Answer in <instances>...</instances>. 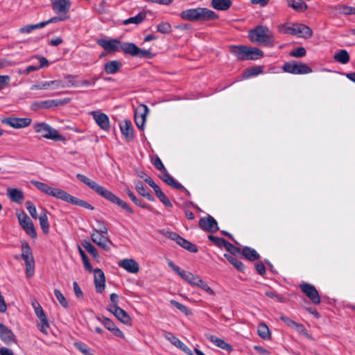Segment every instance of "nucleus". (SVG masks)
Returning a JSON list of instances; mask_svg holds the SVG:
<instances>
[{
    "mask_svg": "<svg viewBox=\"0 0 355 355\" xmlns=\"http://www.w3.org/2000/svg\"><path fill=\"white\" fill-rule=\"evenodd\" d=\"M77 178L87 186H88L91 189L94 191L96 193H98L101 197L105 199L109 200L112 203L116 204L126 211L130 214L133 213L132 209L123 200H121L116 195H114L112 191L107 189L106 188L99 185L96 182L90 180L87 177L82 174H77Z\"/></svg>",
    "mask_w": 355,
    "mask_h": 355,
    "instance_id": "1",
    "label": "nucleus"
},
{
    "mask_svg": "<svg viewBox=\"0 0 355 355\" xmlns=\"http://www.w3.org/2000/svg\"><path fill=\"white\" fill-rule=\"evenodd\" d=\"M180 16L183 20L189 21H205L218 18L213 10L201 7L184 10L180 13Z\"/></svg>",
    "mask_w": 355,
    "mask_h": 355,
    "instance_id": "2",
    "label": "nucleus"
},
{
    "mask_svg": "<svg viewBox=\"0 0 355 355\" xmlns=\"http://www.w3.org/2000/svg\"><path fill=\"white\" fill-rule=\"evenodd\" d=\"M51 5L56 15L48 19L50 24H58L70 19L71 0H51Z\"/></svg>",
    "mask_w": 355,
    "mask_h": 355,
    "instance_id": "3",
    "label": "nucleus"
},
{
    "mask_svg": "<svg viewBox=\"0 0 355 355\" xmlns=\"http://www.w3.org/2000/svg\"><path fill=\"white\" fill-rule=\"evenodd\" d=\"M249 37L252 42L265 46H272L274 43V36L272 31L264 26H257L250 31Z\"/></svg>",
    "mask_w": 355,
    "mask_h": 355,
    "instance_id": "4",
    "label": "nucleus"
},
{
    "mask_svg": "<svg viewBox=\"0 0 355 355\" xmlns=\"http://www.w3.org/2000/svg\"><path fill=\"white\" fill-rule=\"evenodd\" d=\"M278 30L282 33L296 35L305 39L310 38L313 35L311 29L302 24H294L292 26L280 24L278 26Z\"/></svg>",
    "mask_w": 355,
    "mask_h": 355,
    "instance_id": "5",
    "label": "nucleus"
},
{
    "mask_svg": "<svg viewBox=\"0 0 355 355\" xmlns=\"http://www.w3.org/2000/svg\"><path fill=\"white\" fill-rule=\"evenodd\" d=\"M232 52L237 59L241 60H257L263 55L262 51L257 48L245 46H234Z\"/></svg>",
    "mask_w": 355,
    "mask_h": 355,
    "instance_id": "6",
    "label": "nucleus"
},
{
    "mask_svg": "<svg viewBox=\"0 0 355 355\" xmlns=\"http://www.w3.org/2000/svg\"><path fill=\"white\" fill-rule=\"evenodd\" d=\"M33 128L37 133H40L44 138L53 140L62 139V136L58 133V130L46 123H36L33 125Z\"/></svg>",
    "mask_w": 355,
    "mask_h": 355,
    "instance_id": "7",
    "label": "nucleus"
},
{
    "mask_svg": "<svg viewBox=\"0 0 355 355\" xmlns=\"http://www.w3.org/2000/svg\"><path fill=\"white\" fill-rule=\"evenodd\" d=\"M31 184L34 185L37 189H39L40 191L44 193L46 195L51 196L54 198L60 199L62 200H64V198L66 194V191L60 189L59 188L52 187L49 186L48 184L36 181V180H31Z\"/></svg>",
    "mask_w": 355,
    "mask_h": 355,
    "instance_id": "8",
    "label": "nucleus"
},
{
    "mask_svg": "<svg viewBox=\"0 0 355 355\" xmlns=\"http://www.w3.org/2000/svg\"><path fill=\"white\" fill-rule=\"evenodd\" d=\"M282 69L293 74H307L312 72V69L302 62H286L283 65Z\"/></svg>",
    "mask_w": 355,
    "mask_h": 355,
    "instance_id": "9",
    "label": "nucleus"
},
{
    "mask_svg": "<svg viewBox=\"0 0 355 355\" xmlns=\"http://www.w3.org/2000/svg\"><path fill=\"white\" fill-rule=\"evenodd\" d=\"M17 217L20 225L26 234L32 238H35L37 236V233L35 227L27 214L24 211H21L17 212Z\"/></svg>",
    "mask_w": 355,
    "mask_h": 355,
    "instance_id": "10",
    "label": "nucleus"
},
{
    "mask_svg": "<svg viewBox=\"0 0 355 355\" xmlns=\"http://www.w3.org/2000/svg\"><path fill=\"white\" fill-rule=\"evenodd\" d=\"M30 118L6 117L1 119V123L15 129L24 128L31 124Z\"/></svg>",
    "mask_w": 355,
    "mask_h": 355,
    "instance_id": "11",
    "label": "nucleus"
},
{
    "mask_svg": "<svg viewBox=\"0 0 355 355\" xmlns=\"http://www.w3.org/2000/svg\"><path fill=\"white\" fill-rule=\"evenodd\" d=\"M121 49L127 54L139 58L146 57L150 54L147 50L141 49L133 43L125 42L121 45Z\"/></svg>",
    "mask_w": 355,
    "mask_h": 355,
    "instance_id": "12",
    "label": "nucleus"
},
{
    "mask_svg": "<svg viewBox=\"0 0 355 355\" xmlns=\"http://www.w3.org/2000/svg\"><path fill=\"white\" fill-rule=\"evenodd\" d=\"M149 112L148 107L146 105H139L135 110V121L137 126L143 130L146 121V115Z\"/></svg>",
    "mask_w": 355,
    "mask_h": 355,
    "instance_id": "13",
    "label": "nucleus"
},
{
    "mask_svg": "<svg viewBox=\"0 0 355 355\" xmlns=\"http://www.w3.org/2000/svg\"><path fill=\"white\" fill-rule=\"evenodd\" d=\"M302 291L309 297V299L314 304L320 303V297L315 287L311 284L304 283L300 284Z\"/></svg>",
    "mask_w": 355,
    "mask_h": 355,
    "instance_id": "14",
    "label": "nucleus"
},
{
    "mask_svg": "<svg viewBox=\"0 0 355 355\" xmlns=\"http://www.w3.org/2000/svg\"><path fill=\"white\" fill-rule=\"evenodd\" d=\"M98 45L107 52H116L121 49V43L116 39H100L97 41Z\"/></svg>",
    "mask_w": 355,
    "mask_h": 355,
    "instance_id": "15",
    "label": "nucleus"
},
{
    "mask_svg": "<svg viewBox=\"0 0 355 355\" xmlns=\"http://www.w3.org/2000/svg\"><path fill=\"white\" fill-rule=\"evenodd\" d=\"M64 85L61 80H54L49 81H44L40 83L33 85L31 87V90L37 89H55L59 88H63Z\"/></svg>",
    "mask_w": 355,
    "mask_h": 355,
    "instance_id": "16",
    "label": "nucleus"
},
{
    "mask_svg": "<svg viewBox=\"0 0 355 355\" xmlns=\"http://www.w3.org/2000/svg\"><path fill=\"white\" fill-rule=\"evenodd\" d=\"M103 234L98 232V230L94 229L91 233V239L92 241L98 247L106 251H108L110 250L108 243H110V241L108 239V238L105 237Z\"/></svg>",
    "mask_w": 355,
    "mask_h": 355,
    "instance_id": "17",
    "label": "nucleus"
},
{
    "mask_svg": "<svg viewBox=\"0 0 355 355\" xmlns=\"http://www.w3.org/2000/svg\"><path fill=\"white\" fill-rule=\"evenodd\" d=\"M108 311L119 319L121 322L125 324H130L131 319L128 314L119 306H110Z\"/></svg>",
    "mask_w": 355,
    "mask_h": 355,
    "instance_id": "18",
    "label": "nucleus"
},
{
    "mask_svg": "<svg viewBox=\"0 0 355 355\" xmlns=\"http://www.w3.org/2000/svg\"><path fill=\"white\" fill-rule=\"evenodd\" d=\"M199 225L202 229L209 232H216L218 230L216 220L210 216L201 218Z\"/></svg>",
    "mask_w": 355,
    "mask_h": 355,
    "instance_id": "19",
    "label": "nucleus"
},
{
    "mask_svg": "<svg viewBox=\"0 0 355 355\" xmlns=\"http://www.w3.org/2000/svg\"><path fill=\"white\" fill-rule=\"evenodd\" d=\"M119 266L130 273L136 274L139 270V263L133 259H124L121 260Z\"/></svg>",
    "mask_w": 355,
    "mask_h": 355,
    "instance_id": "20",
    "label": "nucleus"
},
{
    "mask_svg": "<svg viewBox=\"0 0 355 355\" xmlns=\"http://www.w3.org/2000/svg\"><path fill=\"white\" fill-rule=\"evenodd\" d=\"M96 123L104 130H107L110 128V120L108 116L102 112L97 111H92L91 112Z\"/></svg>",
    "mask_w": 355,
    "mask_h": 355,
    "instance_id": "21",
    "label": "nucleus"
},
{
    "mask_svg": "<svg viewBox=\"0 0 355 355\" xmlns=\"http://www.w3.org/2000/svg\"><path fill=\"white\" fill-rule=\"evenodd\" d=\"M0 339L6 344L16 341V337L12 331L1 323H0Z\"/></svg>",
    "mask_w": 355,
    "mask_h": 355,
    "instance_id": "22",
    "label": "nucleus"
},
{
    "mask_svg": "<svg viewBox=\"0 0 355 355\" xmlns=\"http://www.w3.org/2000/svg\"><path fill=\"white\" fill-rule=\"evenodd\" d=\"M94 274L96 290L98 293H102L105 286V275L101 269H95Z\"/></svg>",
    "mask_w": 355,
    "mask_h": 355,
    "instance_id": "23",
    "label": "nucleus"
},
{
    "mask_svg": "<svg viewBox=\"0 0 355 355\" xmlns=\"http://www.w3.org/2000/svg\"><path fill=\"white\" fill-rule=\"evenodd\" d=\"M98 320L104 325V327L110 331L114 336L119 338H124L123 333L116 327L115 324L109 318H102Z\"/></svg>",
    "mask_w": 355,
    "mask_h": 355,
    "instance_id": "24",
    "label": "nucleus"
},
{
    "mask_svg": "<svg viewBox=\"0 0 355 355\" xmlns=\"http://www.w3.org/2000/svg\"><path fill=\"white\" fill-rule=\"evenodd\" d=\"M7 195L12 202L18 204L22 203L24 199L23 191L16 188H8L7 189Z\"/></svg>",
    "mask_w": 355,
    "mask_h": 355,
    "instance_id": "25",
    "label": "nucleus"
},
{
    "mask_svg": "<svg viewBox=\"0 0 355 355\" xmlns=\"http://www.w3.org/2000/svg\"><path fill=\"white\" fill-rule=\"evenodd\" d=\"M205 337L211 342L213 344H214L216 347H220L223 349H225L226 351H232V346L227 343L226 342H225L223 340L218 338L217 336H214V335H211V334H206L205 335Z\"/></svg>",
    "mask_w": 355,
    "mask_h": 355,
    "instance_id": "26",
    "label": "nucleus"
},
{
    "mask_svg": "<svg viewBox=\"0 0 355 355\" xmlns=\"http://www.w3.org/2000/svg\"><path fill=\"white\" fill-rule=\"evenodd\" d=\"M63 201L71 203L73 205H76L88 209H94L93 206L91 205L89 203L87 202L86 201L78 199L73 197V196L70 195L67 192L65 194Z\"/></svg>",
    "mask_w": 355,
    "mask_h": 355,
    "instance_id": "27",
    "label": "nucleus"
},
{
    "mask_svg": "<svg viewBox=\"0 0 355 355\" xmlns=\"http://www.w3.org/2000/svg\"><path fill=\"white\" fill-rule=\"evenodd\" d=\"M121 131L125 138L130 141L133 139L134 133L131 122L130 121H124L120 125Z\"/></svg>",
    "mask_w": 355,
    "mask_h": 355,
    "instance_id": "28",
    "label": "nucleus"
},
{
    "mask_svg": "<svg viewBox=\"0 0 355 355\" xmlns=\"http://www.w3.org/2000/svg\"><path fill=\"white\" fill-rule=\"evenodd\" d=\"M231 0H211V5L217 10H227L232 6Z\"/></svg>",
    "mask_w": 355,
    "mask_h": 355,
    "instance_id": "29",
    "label": "nucleus"
},
{
    "mask_svg": "<svg viewBox=\"0 0 355 355\" xmlns=\"http://www.w3.org/2000/svg\"><path fill=\"white\" fill-rule=\"evenodd\" d=\"M162 180L166 182L167 184L171 186L173 188L178 189H184L183 186L175 181V180L166 171V170L164 172H162V174L161 175Z\"/></svg>",
    "mask_w": 355,
    "mask_h": 355,
    "instance_id": "30",
    "label": "nucleus"
},
{
    "mask_svg": "<svg viewBox=\"0 0 355 355\" xmlns=\"http://www.w3.org/2000/svg\"><path fill=\"white\" fill-rule=\"evenodd\" d=\"M40 220V225L42 232L44 234H48L49 232V224L47 216V211L44 209H42L40 216L38 217Z\"/></svg>",
    "mask_w": 355,
    "mask_h": 355,
    "instance_id": "31",
    "label": "nucleus"
},
{
    "mask_svg": "<svg viewBox=\"0 0 355 355\" xmlns=\"http://www.w3.org/2000/svg\"><path fill=\"white\" fill-rule=\"evenodd\" d=\"M122 64L117 60L107 62L104 67L105 71L107 74H114L116 73L121 67Z\"/></svg>",
    "mask_w": 355,
    "mask_h": 355,
    "instance_id": "32",
    "label": "nucleus"
},
{
    "mask_svg": "<svg viewBox=\"0 0 355 355\" xmlns=\"http://www.w3.org/2000/svg\"><path fill=\"white\" fill-rule=\"evenodd\" d=\"M50 23L48 21V20L36 24H31V25H26L25 26L21 27L19 29V31L21 33H30L33 30L42 28H44L45 26L49 24Z\"/></svg>",
    "mask_w": 355,
    "mask_h": 355,
    "instance_id": "33",
    "label": "nucleus"
},
{
    "mask_svg": "<svg viewBox=\"0 0 355 355\" xmlns=\"http://www.w3.org/2000/svg\"><path fill=\"white\" fill-rule=\"evenodd\" d=\"M280 319L282 321H283L288 327L292 328V329H298L300 332H304L306 331L305 328L304 327L303 325L300 324H298L296 322H295L294 320H293L292 319L289 318L287 316H285V315H282L280 317Z\"/></svg>",
    "mask_w": 355,
    "mask_h": 355,
    "instance_id": "34",
    "label": "nucleus"
},
{
    "mask_svg": "<svg viewBox=\"0 0 355 355\" xmlns=\"http://www.w3.org/2000/svg\"><path fill=\"white\" fill-rule=\"evenodd\" d=\"M288 4L297 12H304L307 9V5L302 0H287Z\"/></svg>",
    "mask_w": 355,
    "mask_h": 355,
    "instance_id": "35",
    "label": "nucleus"
},
{
    "mask_svg": "<svg viewBox=\"0 0 355 355\" xmlns=\"http://www.w3.org/2000/svg\"><path fill=\"white\" fill-rule=\"evenodd\" d=\"M21 257L25 261V263L34 261L32 250L27 243H24L21 247Z\"/></svg>",
    "mask_w": 355,
    "mask_h": 355,
    "instance_id": "36",
    "label": "nucleus"
},
{
    "mask_svg": "<svg viewBox=\"0 0 355 355\" xmlns=\"http://www.w3.org/2000/svg\"><path fill=\"white\" fill-rule=\"evenodd\" d=\"M334 58L338 62L347 64L349 60V55L346 50H340L334 55Z\"/></svg>",
    "mask_w": 355,
    "mask_h": 355,
    "instance_id": "37",
    "label": "nucleus"
},
{
    "mask_svg": "<svg viewBox=\"0 0 355 355\" xmlns=\"http://www.w3.org/2000/svg\"><path fill=\"white\" fill-rule=\"evenodd\" d=\"M146 13L144 12H139L137 15L135 17H130L123 21V24L124 25H128L130 24H139L141 23L144 19L146 18Z\"/></svg>",
    "mask_w": 355,
    "mask_h": 355,
    "instance_id": "38",
    "label": "nucleus"
},
{
    "mask_svg": "<svg viewBox=\"0 0 355 355\" xmlns=\"http://www.w3.org/2000/svg\"><path fill=\"white\" fill-rule=\"evenodd\" d=\"M243 255L250 261H254L259 259V255L257 251L252 248L245 247L242 250Z\"/></svg>",
    "mask_w": 355,
    "mask_h": 355,
    "instance_id": "39",
    "label": "nucleus"
},
{
    "mask_svg": "<svg viewBox=\"0 0 355 355\" xmlns=\"http://www.w3.org/2000/svg\"><path fill=\"white\" fill-rule=\"evenodd\" d=\"M257 333L259 336L263 339H269L270 338V333L268 326L264 323H260L258 325Z\"/></svg>",
    "mask_w": 355,
    "mask_h": 355,
    "instance_id": "40",
    "label": "nucleus"
},
{
    "mask_svg": "<svg viewBox=\"0 0 355 355\" xmlns=\"http://www.w3.org/2000/svg\"><path fill=\"white\" fill-rule=\"evenodd\" d=\"M178 244H179L183 248L187 250L189 252H198V248L194 244H193L191 242H189V241L183 239L182 237H181V239H179V241H178Z\"/></svg>",
    "mask_w": 355,
    "mask_h": 355,
    "instance_id": "41",
    "label": "nucleus"
},
{
    "mask_svg": "<svg viewBox=\"0 0 355 355\" xmlns=\"http://www.w3.org/2000/svg\"><path fill=\"white\" fill-rule=\"evenodd\" d=\"M224 256L227 259V261L232 263L238 270L243 271L244 266L241 261H239L237 259L230 254H225Z\"/></svg>",
    "mask_w": 355,
    "mask_h": 355,
    "instance_id": "42",
    "label": "nucleus"
},
{
    "mask_svg": "<svg viewBox=\"0 0 355 355\" xmlns=\"http://www.w3.org/2000/svg\"><path fill=\"white\" fill-rule=\"evenodd\" d=\"M262 67L260 66L252 67L245 70L243 77L247 78L252 76H257L262 73Z\"/></svg>",
    "mask_w": 355,
    "mask_h": 355,
    "instance_id": "43",
    "label": "nucleus"
},
{
    "mask_svg": "<svg viewBox=\"0 0 355 355\" xmlns=\"http://www.w3.org/2000/svg\"><path fill=\"white\" fill-rule=\"evenodd\" d=\"M53 292H54V295H55L56 299L58 300V301L59 302L60 305L63 308H65V309L68 308V306H69L68 300L63 295V294L60 292V291H59L58 289H55Z\"/></svg>",
    "mask_w": 355,
    "mask_h": 355,
    "instance_id": "44",
    "label": "nucleus"
},
{
    "mask_svg": "<svg viewBox=\"0 0 355 355\" xmlns=\"http://www.w3.org/2000/svg\"><path fill=\"white\" fill-rule=\"evenodd\" d=\"M186 282L191 286H196L199 282H201V277L188 272L187 275Z\"/></svg>",
    "mask_w": 355,
    "mask_h": 355,
    "instance_id": "45",
    "label": "nucleus"
},
{
    "mask_svg": "<svg viewBox=\"0 0 355 355\" xmlns=\"http://www.w3.org/2000/svg\"><path fill=\"white\" fill-rule=\"evenodd\" d=\"M67 82L63 83L64 87H80L79 82L77 80L76 76L68 75L65 77Z\"/></svg>",
    "mask_w": 355,
    "mask_h": 355,
    "instance_id": "46",
    "label": "nucleus"
},
{
    "mask_svg": "<svg viewBox=\"0 0 355 355\" xmlns=\"http://www.w3.org/2000/svg\"><path fill=\"white\" fill-rule=\"evenodd\" d=\"M159 200L166 207H171L172 204L167 196L160 189L155 192Z\"/></svg>",
    "mask_w": 355,
    "mask_h": 355,
    "instance_id": "47",
    "label": "nucleus"
},
{
    "mask_svg": "<svg viewBox=\"0 0 355 355\" xmlns=\"http://www.w3.org/2000/svg\"><path fill=\"white\" fill-rule=\"evenodd\" d=\"M82 245L92 256L94 257H98V254L96 249L89 241H84Z\"/></svg>",
    "mask_w": 355,
    "mask_h": 355,
    "instance_id": "48",
    "label": "nucleus"
},
{
    "mask_svg": "<svg viewBox=\"0 0 355 355\" xmlns=\"http://www.w3.org/2000/svg\"><path fill=\"white\" fill-rule=\"evenodd\" d=\"M353 7L345 6V5H338L334 6V9L340 14L343 15H352Z\"/></svg>",
    "mask_w": 355,
    "mask_h": 355,
    "instance_id": "49",
    "label": "nucleus"
},
{
    "mask_svg": "<svg viewBox=\"0 0 355 355\" xmlns=\"http://www.w3.org/2000/svg\"><path fill=\"white\" fill-rule=\"evenodd\" d=\"M157 31L161 33H169L172 31L171 26L168 22H162L157 26Z\"/></svg>",
    "mask_w": 355,
    "mask_h": 355,
    "instance_id": "50",
    "label": "nucleus"
},
{
    "mask_svg": "<svg viewBox=\"0 0 355 355\" xmlns=\"http://www.w3.org/2000/svg\"><path fill=\"white\" fill-rule=\"evenodd\" d=\"M78 251H79V253L83 259V262L85 269L91 272L92 270V267L89 261V259H88L86 254L85 253V252L82 250V248L80 247L78 248Z\"/></svg>",
    "mask_w": 355,
    "mask_h": 355,
    "instance_id": "51",
    "label": "nucleus"
},
{
    "mask_svg": "<svg viewBox=\"0 0 355 355\" xmlns=\"http://www.w3.org/2000/svg\"><path fill=\"white\" fill-rule=\"evenodd\" d=\"M40 323L38 324L39 329L44 334H48V329L49 328V324L46 317H43L40 319Z\"/></svg>",
    "mask_w": 355,
    "mask_h": 355,
    "instance_id": "52",
    "label": "nucleus"
},
{
    "mask_svg": "<svg viewBox=\"0 0 355 355\" xmlns=\"http://www.w3.org/2000/svg\"><path fill=\"white\" fill-rule=\"evenodd\" d=\"M170 303L171 304H173L174 306H175L180 311L184 313L185 315H189L191 314V311H189V309L186 306H184V304H181L180 302H178L177 301H175L174 300H171L170 301Z\"/></svg>",
    "mask_w": 355,
    "mask_h": 355,
    "instance_id": "53",
    "label": "nucleus"
},
{
    "mask_svg": "<svg viewBox=\"0 0 355 355\" xmlns=\"http://www.w3.org/2000/svg\"><path fill=\"white\" fill-rule=\"evenodd\" d=\"M74 346L76 347V349H78L84 355H94L91 352L89 348L84 343H75Z\"/></svg>",
    "mask_w": 355,
    "mask_h": 355,
    "instance_id": "54",
    "label": "nucleus"
},
{
    "mask_svg": "<svg viewBox=\"0 0 355 355\" xmlns=\"http://www.w3.org/2000/svg\"><path fill=\"white\" fill-rule=\"evenodd\" d=\"M26 207L32 218H33L34 219L38 218L39 216H37V214L36 207L31 201L26 202Z\"/></svg>",
    "mask_w": 355,
    "mask_h": 355,
    "instance_id": "55",
    "label": "nucleus"
},
{
    "mask_svg": "<svg viewBox=\"0 0 355 355\" xmlns=\"http://www.w3.org/2000/svg\"><path fill=\"white\" fill-rule=\"evenodd\" d=\"M166 339H168L174 346L177 347L178 348H180L182 347V345L184 344L180 339H178L177 337H175L174 335L171 334H168L166 336Z\"/></svg>",
    "mask_w": 355,
    "mask_h": 355,
    "instance_id": "56",
    "label": "nucleus"
},
{
    "mask_svg": "<svg viewBox=\"0 0 355 355\" xmlns=\"http://www.w3.org/2000/svg\"><path fill=\"white\" fill-rule=\"evenodd\" d=\"M26 264V275L27 277H31L34 274V270H35V261H29L27 263H25Z\"/></svg>",
    "mask_w": 355,
    "mask_h": 355,
    "instance_id": "57",
    "label": "nucleus"
},
{
    "mask_svg": "<svg viewBox=\"0 0 355 355\" xmlns=\"http://www.w3.org/2000/svg\"><path fill=\"white\" fill-rule=\"evenodd\" d=\"M196 286L200 287V288H202L203 291H205L206 293H207L210 295H212V296L215 295V292L202 279H201V282H199V284Z\"/></svg>",
    "mask_w": 355,
    "mask_h": 355,
    "instance_id": "58",
    "label": "nucleus"
},
{
    "mask_svg": "<svg viewBox=\"0 0 355 355\" xmlns=\"http://www.w3.org/2000/svg\"><path fill=\"white\" fill-rule=\"evenodd\" d=\"M290 55L293 57L300 58L306 55V50L303 47H299L295 51H292Z\"/></svg>",
    "mask_w": 355,
    "mask_h": 355,
    "instance_id": "59",
    "label": "nucleus"
},
{
    "mask_svg": "<svg viewBox=\"0 0 355 355\" xmlns=\"http://www.w3.org/2000/svg\"><path fill=\"white\" fill-rule=\"evenodd\" d=\"M10 81V77L8 75H0V89L6 87Z\"/></svg>",
    "mask_w": 355,
    "mask_h": 355,
    "instance_id": "60",
    "label": "nucleus"
},
{
    "mask_svg": "<svg viewBox=\"0 0 355 355\" xmlns=\"http://www.w3.org/2000/svg\"><path fill=\"white\" fill-rule=\"evenodd\" d=\"M222 246L224 247L228 252L233 254L239 252V249L237 248L234 247L232 244L226 241H225L224 244Z\"/></svg>",
    "mask_w": 355,
    "mask_h": 355,
    "instance_id": "61",
    "label": "nucleus"
},
{
    "mask_svg": "<svg viewBox=\"0 0 355 355\" xmlns=\"http://www.w3.org/2000/svg\"><path fill=\"white\" fill-rule=\"evenodd\" d=\"M96 223L98 225L99 230H98V232L102 234H107L108 232V228L105 223L102 220H97Z\"/></svg>",
    "mask_w": 355,
    "mask_h": 355,
    "instance_id": "62",
    "label": "nucleus"
},
{
    "mask_svg": "<svg viewBox=\"0 0 355 355\" xmlns=\"http://www.w3.org/2000/svg\"><path fill=\"white\" fill-rule=\"evenodd\" d=\"M126 193L137 205L144 207V205L141 203V202L136 198V196L130 190L128 189Z\"/></svg>",
    "mask_w": 355,
    "mask_h": 355,
    "instance_id": "63",
    "label": "nucleus"
},
{
    "mask_svg": "<svg viewBox=\"0 0 355 355\" xmlns=\"http://www.w3.org/2000/svg\"><path fill=\"white\" fill-rule=\"evenodd\" d=\"M53 107V101L47 100L39 102V109H46Z\"/></svg>",
    "mask_w": 355,
    "mask_h": 355,
    "instance_id": "64",
    "label": "nucleus"
}]
</instances>
